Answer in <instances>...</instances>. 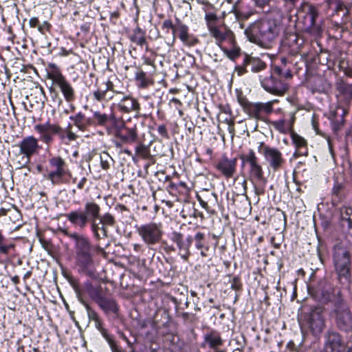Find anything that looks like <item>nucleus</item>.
Masks as SVG:
<instances>
[{
    "instance_id": "obj_35",
    "label": "nucleus",
    "mask_w": 352,
    "mask_h": 352,
    "mask_svg": "<svg viewBox=\"0 0 352 352\" xmlns=\"http://www.w3.org/2000/svg\"><path fill=\"white\" fill-rule=\"evenodd\" d=\"M293 143L295 144L296 149L300 155H306L307 151V141L299 135L292 132L291 134Z\"/></svg>"
},
{
    "instance_id": "obj_16",
    "label": "nucleus",
    "mask_w": 352,
    "mask_h": 352,
    "mask_svg": "<svg viewBox=\"0 0 352 352\" xmlns=\"http://www.w3.org/2000/svg\"><path fill=\"white\" fill-rule=\"evenodd\" d=\"M76 293L80 299L85 294H88L89 297L97 302L102 297V289L100 287H94L89 282H86L81 288L74 287Z\"/></svg>"
},
{
    "instance_id": "obj_7",
    "label": "nucleus",
    "mask_w": 352,
    "mask_h": 352,
    "mask_svg": "<svg viewBox=\"0 0 352 352\" xmlns=\"http://www.w3.org/2000/svg\"><path fill=\"white\" fill-rule=\"evenodd\" d=\"M137 232L144 243L148 247L159 243L164 234L162 224L155 222L140 226L137 228Z\"/></svg>"
},
{
    "instance_id": "obj_2",
    "label": "nucleus",
    "mask_w": 352,
    "mask_h": 352,
    "mask_svg": "<svg viewBox=\"0 0 352 352\" xmlns=\"http://www.w3.org/2000/svg\"><path fill=\"white\" fill-rule=\"evenodd\" d=\"M281 24L278 20L265 19L256 21L245 30L248 40L263 47H269L271 43L281 31Z\"/></svg>"
},
{
    "instance_id": "obj_61",
    "label": "nucleus",
    "mask_w": 352,
    "mask_h": 352,
    "mask_svg": "<svg viewBox=\"0 0 352 352\" xmlns=\"http://www.w3.org/2000/svg\"><path fill=\"white\" fill-rule=\"evenodd\" d=\"M178 187H182L184 188H186V184L184 182H179L178 184H177V188Z\"/></svg>"
},
{
    "instance_id": "obj_34",
    "label": "nucleus",
    "mask_w": 352,
    "mask_h": 352,
    "mask_svg": "<svg viewBox=\"0 0 352 352\" xmlns=\"http://www.w3.org/2000/svg\"><path fill=\"white\" fill-rule=\"evenodd\" d=\"M241 104L243 105L244 110L246 113H248L251 117L261 119V116L260 113L258 103H250L246 101H241Z\"/></svg>"
},
{
    "instance_id": "obj_49",
    "label": "nucleus",
    "mask_w": 352,
    "mask_h": 352,
    "mask_svg": "<svg viewBox=\"0 0 352 352\" xmlns=\"http://www.w3.org/2000/svg\"><path fill=\"white\" fill-rule=\"evenodd\" d=\"M163 28H170L173 30V42H175V33H176V27L173 25L172 21L170 19L165 20L163 22Z\"/></svg>"
},
{
    "instance_id": "obj_9",
    "label": "nucleus",
    "mask_w": 352,
    "mask_h": 352,
    "mask_svg": "<svg viewBox=\"0 0 352 352\" xmlns=\"http://www.w3.org/2000/svg\"><path fill=\"white\" fill-rule=\"evenodd\" d=\"M337 327L342 331L352 330V314L346 301L331 309Z\"/></svg>"
},
{
    "instance_id": "obj_62",
    "label": "nucleus",
    "mask_w": 352,
    "mask_h": 352,
    "mask_svg": "<svg viewBox=\"0 0 352 352\" xmlns=\"http://www.w3.org/2000/svg\"><path fill=\"white\" fill-rule=\"evenodd\" d=\"M5 241H6V238L4 237V236L2 234L1 232L0 231V245Z\"/></svg>"
},
{
    "instance_id": "obj_6",
    "label": "nucleus",
    "mask_w": 352,
    "mask_h": 352,
    "mask_svg": "<svg viewBox=\"0 0 352 352\" xmlns=\"http://www.w3.org/2000/svg\"><path fill=\"white\" fill-rule=\"evenodd\" d=\"M258 152L263 157L269 168L277 171L282 168L285 160L282 152L276 147L270 146L263 142L258 143Z\"/></svg>"
},
{
    "instance_id": "obj_12",
    "label": "nucleus",
    "mask_w": 352,
    "mask_h": 352,
    "mask_svg": "<svg viewBox=\"0 0 352 352\" xmlns=\"http://www.w3.org/2000/svg\"><path fill=\"white\" fill-rule=\"evenodd\" d=\"M240 159L243 164H248L250 166V174L252 177L258 180L263 179V170L262 166L258 162V159L255 152L252 149H250L246 154L240 155Z\"/></svg>"
},
{
    "instance_id": "obj_1",
    "label": "nucleus",
    "mask_w": 352,
    "mask_h": 352,
    "mask_svg": "<svg viewBox=\"0 0 352 352\" xmlns=\"http://www.w3.org/2000/svg\"><path fill=\"white\" fill-rule=\"evenodd\" d=\"M65 236L73 240L75 264L78 270L86 274H91L94 267V254L103 251L99 245H94L85 234L69 232L64 230Z\"/></svg>"
},
{
    "instance_id": "obj_64",
    "label": "nucleus",
    "mask_w": 352,
    "mask_h": 352,
    "mask_svg": "<svg viewBox=\"0 0 352 352\" xmlns=\"http://www.w3.org/2000/svg\"><path fill=\"white\" fill-rule=\"evenodd\" d=\"M170 187L171 188H177V184H173V183H171V184H170Z\"/></svg>"
},
{
    "instance_id": "obj_40",
    "label": "nucleus",
    "mask_w": 352,
    "mask_h": 352,
    "mask_svg": "<svg viewBox=\"0 0 352 352\" xmlns=\"http://www.w3.org/2000/svg\"><path fill=\"white\" fill-rule=\"evenodd\" d=\"M305 9L307 10V16L309 17L308 28H311L315 25L316 19L318 16V10L311 4H306Z\"/></svg>"
},
{
    "instance_id": "obj_56",
    "label": "nucleus",
    "mask_w": 352,
    "mask_h": 352,
    "mask_svg": "<svg viewBox=\"0 0 352 352\" xmlns=\"http://www.w3.org/2000/svg\"><path fill=\"white\" fill-rule=\"evenodd\" d=\"M257 5L260 6H263L265 5L268 4L270 0H254Z\"/></svg>"
},
{
    "instance_id": "obj_5",
    "label": "nucleus",
    "mask_w": 352,
    "mask_h": 352,
    "mask_svg": "<svg viewBox=\"0 0 352 352\" xmlns=\"http://www.w3.org/2000/svg\"><path fill=\"white\" fill-rule=\"evenodd\" d=\"M333 264L338 278L341 284H348L351 280V260L346 248L336 245L333 251Z\"/></svg>"
},
{
    "instance_id": "obj_33",
    "label": "nucleus",
    "mask_w": 352,
    "mask_h": 352,
    "mask_svg": "<svg viewBox=\"0 0 352 352\" xmlns=\"http://www.w3.org/2000/svg\"><path fill=\"white\" fill-rule=\"evenodd\" d=\"M221 50L228 58L232 60H235L241 55V49L237 46L235 40L233 44L226 45L221 47Z\"/></svg>"
},
{
    "instance_id": "obj_42",
    "label": "nucleus",
    "mask_w": 352,
    "mask_h": 352,
    "mask_svg": "<svg viewBox=\"0 0 352 352\" xmlns=\"http://www.w3.org/2000/svg\"><path fill=\"white\" fill-rule=\"evenodd\" d=\"M135 79L138 82V86L140 88H145L148 85V79L145 72L142 70L138 71L135 73Z\"/></svg>"
},
{
    "instance_id": "obj_25",
    "label": "nucleus",
    "mask_w": 352,
    "mask_h": 352,
    "mask_svg": "<svg viewBox=\"0 0 352 352\" xmlns=\"http://www.w3.org/2000/svg\"><path fill=\"white\" fill-rule=\"evenodd\" d=\"M116 135L123 143H133L138 138L137 129L125 127L122 131H118Z\"/></svg>"
},
{
    "instance_id": "obj_17",
    "label": "nucleus",
    "mask_w": 352,
    "mask_h": 352,
    "mask_svg": "<svg viewBox=\"0 0 352 352\" xmlns=\"http://www.w3.org/2000/svg\"><path fill=\"white\" fill-rule=\"evenodd\" d=\"M344 346L340 336L336 332H329L324 344L325 352H341Z\"/></svg>"
},
{
    "instance_id": "obj_32",
    "label": "nucleus",
    "mask_w": 352,
    "mask_h": 352,
    "mask_svg": "<svg viewBox=\"0 0 352 352\" xmlns=\"http://www.w3.org/2000/svg\"><path fill=\"white\" fill-rule=\"evenodd\" d=\"M69 118L74 122V125L82 131H85L88 126L92 124L91 119H86L85 116L82 112H79L75 116H70Z\"/></svg>"
},
{
    "instance_id": "obj_14",
    "label": "nucleus",
    "mask_w": 352,
    "mask_h": 352,
    "mask_svg": "<svg viewBox=\"0 0 352 352\" xmlns=\"http://www.w3.org/2000/svg\"><path fill=\"white\" fill-rule=\"evenodd\" d=\"M309 326L314 333H320L325 326L324 311L321 307H315L308 318Z\"/></svg>"
},
{
    "instance_id": "obj_57",
    "label": "nucleus",
    "mask_w": 352,
    "mask_h": 352,
    "mask_svg": "<svg viewBox=\"0 0 352 352\" xmlns=\"http://www.w3.org/2000/svg\"><path fill=\"white\" fill-rule=\"evenodd\" d=\"M184 252V254H181V257L184 259V260H187L190 254V250L189 249H188L187 250H183Z\"/></svg>"
},
{
    "instance_id": "obj_47",
    "label": "nucleus",
    "mask_w": 352,
    "mask_h": 352,
    "mask_svg": "<svg viewBox=\"0 0 352 352\" xmlns=\"http://www.w3.org/2000/svg\"><path fill=\"white\" fill-rule=\"evenodd\" d=\"M110 160L111 157L108 155V153H103L102 154L100 155V165L103 169L107 170L109 168Z\"/></svg>"
},
{
    "instance_id": "obj_23",
    "label": "nucleus",
    "mask_w": 352,
    "mask_h": 352,
    "mask_svg": "<svg viewBox=\"0 0 352 352\" xmlns=\"http://www.w3.org/2000/svg\"><path fill=\"white\" fill-rule=\"evenodd\" d=\"M204 343L208 346L209 348L217 351L223 344V340L221 338L220 333L215 331L212 330L204 335Z\"/></svg>"
},
{
    "instance_id": "obj_22",
    "label": "nucleus",
    "mask_w": 352,
    "mask_h": 352,
    "mask_svg": "<svg viewBox=\"0 0 352 352\" xmlns=\"http://www.w3.org/2000/svg\"><path fill=\"white\" fill-rule=\"evenodd\" d=\"M118 93L114 90L112 82L108 80L106 83L105 89H98L93 92V96L97 101H109L113 98V94Z\"/></svg>"
},
{
    "instance_id": "obj_54",
    "label": "nucleus",
    "mask_w": 352,
    "mask_h": 352,
    "mask_svg": "<svg viewBox=\"0 0 352 352\" xmlns=\"http://www.w3.org/2000/svg\"><path fill=\"white\" fill-rule=\"evenodd\" d=\"M87 179L85 177H82L81 179L77 184V188L80 190H82L85 187V184L87 182Z\"/></svg>"
},
{
    "instance_id": "obj_30",
    "label": "nucleus",
    "mask_w": 352,
    "mask_h": 352,
    "mask_svg": "<svg viewBox=\"0 0 352 352\" xmlns=\"http://www.w3.org/2000/svg\"><path fill=\"white\" fill-rule=\"evenodd\" d=\"M47 72V78L51 79L56 85L65 78L62 74L60 68L55 63H48Z\"/></svg>"
},
{
    "instance_id": "obj_28",
    "label": "nucleus",
    "mask_w": 352,
    "mask_h": 352,
    "mask_svg": "<svg viewBox=\"0 0 352 352\" xmlns=\"http://www.w3.org/2000/svg\"><path fill=\"white\" fill-rule=\"evenodd\" d=\"M96 303L107 314L111 313L116 314L118 311L116 302L111 298L102 296Z\"/></svg>"
},
{
    "instance_id": "obj_43",
    "label": "nucleus",
    "mask_w": 352,
    "mask_h": 352,
    "mask_svg": "<svg viewBox=\"0 0 352 352\" xmlns=\"http://www.w3.org/2000/svg\"><path fill=\"white\" fill-rule=\"evenodd\" d=\"M331 87V85L325 80L319 78L315 82V89L318 92H324L328 91Z\"/></svg>"
},
{
    "instance_id": "obj_55",
    "label": "nucleus",
    "mask_w": 352,
    "mask_h": 352,
    "mask_svg": "<svg viewBox=\"0 0 352 352\" xmlns=\"http://www.w3.org/2000/svg\"><path fill=\"white\" fill-rule=\"evenodd\" d=\"M197 199H198L201 206L203 208H204L205 210H208V205L207 202H206L205 201L201 199L199 196L197 197Z\"/></svg>"
},
{
    "instance_id": "obj_51",
    "label": "nucleus",
    "mask_w": 352,
    "mask_h": 352,
    "mask_svg": "<svg viewBox=\"0 0 352 352\" xmlns=\"http://www.w3.org/2000/svg\"><path fill=\"white\" fill-rule=\"evenodd\" d=\"M241 282L238 277H234L231 280V288L234 290H238L241 288Z\"/></svg>"
},
{
    "instance_id": "obj_19",
    "label": "nucleus",
    "mask_w": 352,
    "mask_h": 352,
    "mask_svg": "<svg viewBox=\"0 0 352 352\" xmlns=\"http://www.w3.org/2000/svg\"><path fill=\"white\" fill-rule=\"evenodd\" d=\"M118 108L122 113H128L132 111L139 113L140 104L135 98L130 96H125L118 104Z\"/></svg>"
},
{
    "instance_id": "obj_38",
    "label": "nucleus",
    "mask_w": 352,
    "mask_h": 352,
    "mask_svg": "<svg viewBox=\"0 0 352 352\" xmlns=\"http://www.w3.org/2000/svg\"><path fill=\"white\" fill-rule=\"evenodd\" d=\"M130 40L138 45H143L146 43L144 34L140 28L133 30Z\"/></svg>"
},
{
    "instance_id": "obj_11",
    "label": "nucleus",
    "mask_w": 352,
    "mask_h": 352,
    "mask_svg": "<svg viewBox=\"0 0 352 352\" xmlns=\"http://www.w3.org/2000/svg\"><path fill=\"white\" fill-rule=\"evenodd\" d=\"M209 32L220 48L226 45L233 44L234 42V33L226 27L211 25L209 27Z\"/></svg>"
},
{
    "instance_id": "obj_60",
    "label": "nucleus",
    "mask_w": 352,
    "mask_h": 352,
    "mask_svg": "<svg viewBox=\"0 0 352 352\" xmlns=\"http://www.w3.org/2000/svg\"><path fill=\"white\" fill-rule=\"evenodd\" d=\"M286 3L290 5H295L299 0H283Z\"/></svg>"
},
{
    "instance_id": "obj_29",
    "label": "nucleus",
    "mask_w": 352,
    "mask_h": 352,
    "mask_svg": "<svg viewBox=\"0 0 352 352\" xmlns=\"http://www.w3.org/2000/svg\"><path fill=\"white\" fill-rule=\"evenodd\" d=\"M56 85L59 87L66 101L72 102L75 99L74 89L66 78L61 80Z\"/></svg>"
},
{
    "instance_id": "obj_59",
    "label": "nucleus",
    "mask_w": 352,
    "mask_h": 352,
    "mask_svg": "<svg viewBox=\"0 0 352 352\" xmlns=\"http://www.w3.org/2000/svg\"><path fill=\"white\" fill-rule=\"evenodd\" d=\"M170 102H173L177 105H181L182 104V102H180V100L177 98H173L171 100H170Z\"/></svg>"
},
{
    "instance_id": "obj_50",
    "label": "nucleus",
    "mask_w": 352,
    "mask_h": 352,
    "mask_svg": "<svg viewBox=\"0 0 352 352\" xmlns=\"http://www.w3.org/2000/svg\"><path fill=\"white\" fill-rule=\"evenodd\" d=\"M158 133L163 138H168V133L164 124H160L157 126Z\"/></svg>"
},
{
    "instance_id": "obj_21",
    "label": "nucleus",
    "mask_w": 352,
    "mask_h": 352,
    "mask_svg": "<svg viewBox=\"0 0 352 352\" xmlns=\"http://www.w3.org/2000/svg\"><path fill=\"white\" fill-rule=\"evenodd\" d=\"M188 27L183 23H179L176 27V33H178V36L182 42L188 46H194L198 42V39L194 37L192 34L188 32Z\"/></svg>"
},
{
    "instance_id": "obj_15",
    "label": "nucleus",
    "mask_w": 352,
    "mask_h": 352,
    "mask_svg": "<svg viewBox=\"0 0 352 352\" xmlns=\"http://www.w3.org/2000/svg\"><path fill=\"white\" fill-rule=\"evenodd\" d=\"M261 85L267 91L278 96L283 95L287 90L285 83L272 76L263 79Z\"/></svg>"
},
{
    "instance_id": "obj_53",
    "label": "nucleus",
    "mask_w": 352,
    "mask_h": 352,
    "mask_svg": "<svg viewBox=\"0 0 352 352\" xmlns=\"http://www.w3.org/2000/svg\"><path fill=\"white\" fill-rule=\"evenodd\" d=\"M29 24L31 28H38L39 21L37 17H32L29 21Z\"/></svg>"
},
{
    "instance_id": "obj_45",
    "label": "nucleus",
    "mask_w": 352,
    "mask_h": 352,
    "mask_svg": "<svg viewBox=\"0 0 352 352\" xmlns=\"http://www.w3.org/2000/svg\"><path fill=\"white\" fill-rule=\"evenodd\" d=\"M80 300L86 309L87 316L89 320L96 321L100 318L98 314L86 302H85L82 300Z\"/></svg>"
},
{
    "instance_id": "obj_46",
    "label": "nucleus",
    "mask_w": 352,
    "mask_h": 352,
    "mask_svg": "<svg viewBox=\"0 0 352 352\" xmlns=\"http://www.w3.org/2000/svg\"><path fill=\"white\" fill-rule=\"evenodd\" d=\"M14 247L15 245L12 243L3 242L0 245V253L5 255L8 254Z\"/></svg>"
},
{
    "instance_id": "obj_48",
    "label": "nucleus",
    "mask_w": 352,
    "mask_h": 352,
    "mask_svg": "<svg viewBox=\"0 0 352 352\" xmlns=\"http://www.w3.org/2000/svg\"><path fill=\"white\" fill-rule=\"evenodd\" d=\"M205 19L207 22V26L209 29V27L211 25H214V23L217 20V16L212 13H206L205 16Z\"/></svg>"
},
{
    "instance_id": "obj_44",
    "label": "nucleus",
    "mask_w": 352,
    "mask_h": 352,
    "mask_svg": "<svg viewBox=\"0 0 352 352\" xmlns=\"http://www.w3.org/2000/svg\"><path fill=\"white\" fill-rule=\"evenodd\" d=\"M341 217L349 223V227L352 225V208L343 207L340 211Z\"/></svg>"
},
{
    "instance_id": "obj_27",
    "label": "nucleus",
    "mask_w": 352,
    "mask_h": 352,
    "mask_svg": "<svg viewBox=\"0 0 352 352\" xmlns=\"http://www.w3.org/2000/svg\"><path fill=\"white\" fill-rule=\"evenodd\" d=\"M243 64L246 67H249L250 70L254 73L264 69L266 67L265 63L261 60L258 58L252 57L248 54L245 56Z\"/></svg>"
},
{
    "instance_id": "obj_36",
    "label": "nucleus",
    "mask_w": 352,
    "mask_h": 352,
    "mask_svg": "<svg viewBox=\"0 0 352 352\" xmlns=\"http://www.w3.org/2000/svg\"><path fill=\"white\" fill-rule=\"evenodd\" d=\"M205 235L201 232H197L195 235L194 239L195 241V247L197 250H200V254L202 257L208 256L206 252L208 250L209 247L204 243Z\"/></svg>"
},
{
    "instance_id": "obj_58",
    "label": "nucleus",
    "mask_w": 352,
    "mask_h": 352,
    "mask_svg": "<svg viewBox=\"0 0 352 352\" xmlns=\"http://www.w3.org/2000/svg\"><path fill=\"white\" fill-rule=\"evenodd\" d=\"M144 63L147 65H153L154 66V62L149 58H144Z\"/></svg>"
},
{
    "instance_id": "obj_41",
    "label": "nucleus",
    "mask_w": 352,
    "mask_h": 352,
    "mask_svg": "<svg viewBox=\"0 0 352 352\" xmlns=\"http://www.w3.org/2000/svg\"><path fill=\"white\" fill-rule=\"evenodd\" d=\"M277 100L269 101L267 102H258L260 109V113L261 116V118H263V114H270L273 111V104L275 102H277Z\"/></svg>"
},
{
    "instance_id": "obj_26",
    "label": "nucleus",
    "mask_w": 352,
    "mask_h": 352,
    "mask_svg": "<svg viewBox=\"0 0 352 352\" xmlns=\"http://www.w3.org/2000/svg\"><path fill=\"white\" fill-rule=\"evenodd\" d=\"M170 239L177 244L179 250H187L189 249L192 241L190 236H188L186 240H184L183 234L177 232H173L171 233Z\"/></svg>"
},
{
    "instance_id": "obj_52",
    "label": "nucleus",
    "mask_w": 352,
    "mask_h": 352,
    "mask_svg": "<svg viewBox=\"0 0 352 352\" xmlns=\"http://www.w3.org/2000/svg\"><path fill=\"white\" fill-rule=\"evenodd\" d=\"M50 28V25L47 21H44L42 24L39 23L38 30L42 33L44 34L45 30H49Z\"/></svg>"
},
{
    "instance_id": "obj_8",
    "label": "nucleus",
    "mask_w": 352,
    "mask_h": 352,
    "mask_svg": "<svg viewBox=\"0 0 352 352\" xmlns=\"http://www.w3.org/2000/svg\"><path fill=\"white\" fill-rule=\"evenodd\" d=\"M49 170L45 175V179L50 180L54 185L63 183L64 177L69 173L67 164L65 160L56 156L49 160Z\"/></svg>"
},
{
    "instance_id": "obj_24",
    "label": "nucleus",
    "mask_w": 352,
    "mask_h": 352,
    "mask_svg": "<svg viewBox=\"0 0 352 352\" xmlns=\"http://www.w3.org/2000/svg\"><path fill=\"white\" fill-rule=\"evenodd\" d=\"M115 119V116L112 111L109 113H102L100 111L93 112L92 124L94 123L98 126H106L111 123Z\"/></svg>"
},
{
    "instance_id": "obj_13",
    "label": "nucleus",
    "mask_w": 352,
    "mask_h": 352,
    "mask_svg": "<svg viewBox=\"0 0 352 352\" xmlns=\"http://www.w3.org/2000/svg\"><path fill=\"white\" fill-rule=\"evenodd\" d=\"M20 153L24 156L22 157L24 164L30 162V157L37 153L40 149L38 140L32 135L24 138L19 144Z\"/></svg>"
},
{
    "instance_id": "obj_10",
    "label": "nucleus",
    "mask_w": 352,
    "mask_h": 352,
    "mask_svg": "<svg viewBox=\"0 0 352 352\" xmlns=\"http://www.w3.org/2000/svg\"><path fill=\"white\" fill-rule=\"evenodd\" d=\"M316 296L323 303L331 302L332 308H335L345 301L340 289L336 288L330 284H325L322 286L317 291Z\"/></svg>"
},
{
    "instance_id": "obj_39",
    "label": "nucleus",
    "mask_w": 352,
    "mask_h": 352,
    "mask_svg": "<svg viewBox=\"0 0 352 352\" xmlns=\"http://www.w3.org/2000/svg\"><path fill=\"white\" fill-rule=\"evenodd\" d=\"M135 155L139 158L148 160L151 157L149 146L144 144H139L135 149Z\"/></svg>"
},
{
    "instance_id": "obj_18",
    "label": "nucleus",
    "mask_w": 352,
    "mask_h": 352,
    "mask_svg": "<svg viewBox=\"0 0 352 352\" xmlns=\"http://www.w3.org/2000/svg\"><path fill=\"white\" fill-rule=\"evenodd\" d=\"M236 158L228 159L227 157L223 156L217 164L216 168L225 177H232L236 172Z\"/></svg>"
},
{
    "instance_id": "obj_20",
    "label": "nucleus",
    "mask_w": 352,
    "mask_h": 352,
    "mask_svg": "<svg viewBox=\"0 0 352 352\" xmlns=\"http://www.w3.org/2000/svg\"><path fill=\"white\" fill-rule=\"evenodd\" d=\"M295 115L294 113H291L289 115V119H280L278 120L272 121L271 122V125L274 127L275 130L278 131L280 133L286 134L289 133L293 132V124L295 120Z\"/></svg>"
},
{
    "instance_id": "obj_63",
    "label": "nucleus",
    "mask_w": 352,
    "mask_h": 352,
    "mask_svg": "<svg viewBox=\"0 0 352 352\" xmlns=\"http://www.w3.org/2000/svg\"><path fill=\"white\" fill-rule=\"evenodd\" d=\"M286 78H292V75L289 71L287 72L285 74Z\"/></svg>"
},
{
    "instance_id": "obj_31",
    "label": "nucleus",
    "mask_w": 352,
    "mask_h": 352,
    "mask_svg": "<svg viewBox=\"0 0 352 352\" xmlns=\"http://www.w3.org/2000/svg\"><path fill=\"white\" fill-rule=\"evenodd\" d=\"M95 326L97 328V329L101 333L102 336L105 338V340L109 343L111 350L113 352H120V349L117 346L116 342L113 339V337L109 335L107 332V331L102 327V324L100 320V319H98L97 320L94 321Z\"/></svg>"
},
{
    "instance_id": "obj_4",
    "label": "nucleus",
    "mask_w": 352,
    "mask_h": 352,
    "mask_svg": "<svg viewBox=\"0 0 352 352\" xmlns=\"http://www.w3.org/2000/svg\"><path fill=\"white\" fill-rule=\"evenodd\" d=\"M34 130L40 135V140L47 144L52 142L54 134H58L60 139L66 144L77 138V135L70 130V126L63 131L58 124H51L49 122L36 124Z\"/></svg>"
},
{
    "instance_id": "obj_37",
    "label": "nucleus",
    "mask_w": 352,
    "mask_h": 352,
    "mask_svg": "<svg viewBox=\"0 0 352 352\" xmlns=\"http://www.w3.org/2000/svg\"><path fill=\"white\" fill-rule=\"evenodd\" d=\"M100 222L102 224L101 230L102 231L103 236H107V226H113L115 223L114 217L109 213H106L100 218Z\"/></svg>"
},
{
    "instance_id": "obj_3",
    "label": "nucleus",
    "mask_w": 352,
    "mask_h": 352,
    "mask_svg": "<svg viewBox=\"0 0 352 352\" xmlns=\"http://www.w3.org/2000/svg\"><path fill=\"white\" fill-rule=\"evenodd\" d=\"M100 208L94 201H87L85 204V210H75L65 214L67 219L80 230H84L89 221L91 222V229L96 239L101 237L99 234V225L96 219L100 217Z\"/></svg>"
}]
</instances>
